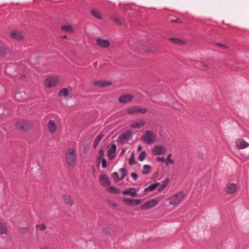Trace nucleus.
Here are the masks:
<instances>
[{"instance_id": "nucleus-1", "label": "nucleus", "mask_w": 249, "mask_h": 249, "mask_svg": "<svg viewBox=\"0 0 249 249\" xmlns=\"http://www.w3.org/2000/svg\"><path fill=\"white\" fill-rule=\"evenodd\" d=\"M141 141L147 144H151L155 143L157 140V135L151 130H146L144 134L141 138Z\"/></svg>"}, {"instance_id": "nucleus-2", "label": "nucleus", "mask_w": 249, "mask_h": 249, "mask_svg": "<svg viewBox=\"0 0 249 249\" xmlns=\"http://www.w3.org/2000/svg\"><path fill=\"white\" fill-rule=\"evenodd\" d=\"M185 196L183 192H178L170 196L169 199V204L174 206L178 205L181 203Z\"/></svg>"}, {"instance_id": "nucleus-3", "label": "nucleus", "mask_w": 249, "mask_h": 249, "mask_svg": "<svg viewBox=\"0 0 249 249\" xmlns=\"http://www.w3.org/2000/svg\"><path fill=\"white\" fill-rule=\"evenodd\" d=\"M76 156L74 149L70 148L68 150L66 154L67 163L70 166H72L76 160Z\"/></svg>"}, {"instance_id": "nucleus-4", "label": "nucleus", "mask_w": 249, "mask_h": 249, "mask_svg": "<svg viewBox=\"0 0 249 249\" xmlns=\"http://www.w3.org/2000/svg\"><path fill=\"white\" fill-rule=\"evenodd\" d=\"M127 113L129 114H135L138 113L144 114L147 112L145 108L141 107L139 106H132L126 109Z\"/></svg>"}, {"instance_id": "nucleus-5", "label": "nucleus", "mask_w": 249, "mask_h": 249, "mask_svg": "<svg viewBox=\"0 0 249 249\" xmlns=\"http://www.w3.org/2000/svg\"><path fill=\"white\" fill-rule=\"evenodd\" d=\"M59 79L58 76H54L47 78L45 81V85L48 88L55 86L59 82Z\"/></svg>"}, {"instance_id": "nucleus-6", "label": "nucleus", "mask_w": 249, "mask_h": 249, "mask_svg": "<svg viewBox=\"0 0 249 249\" xmlns=\"http://www.w3.org/2000/svg\"><path fill=\"white\" fill-rule=\"evenodd\" d=\"M159 201L157 199H152L148 201H146L141 205V208L142 210H147L156 206L159 204Z\"/></svg>"}, {"instance_id": "nucleus-7", "label": "nucleus", "mask_w": 249, "mask_h": 249, "mask_svg": "<svg viewBox=\"0 0 249 249\" xmlns=\"http://www.w3.org/2000/svg\"><path fill=\"white\" fill-rule=\"evenodd\" d=\"M16 125L19 129L22 131H26L30 129L32 127L30 123L28 121L24 120H21L18 122Z\"/></svg>"}, {"instance_id": "nucleus-8", "label": "nucleus", "mask_w": 249, "mask_h": 249, "mask_svg": "<svg viewBox=\"0 0 249 249\" xmlns=\"http://www.w3.org/2000/svg\"><path fill=\"white\" fill-rule=\"evenodd\" d=\"M166 151L165 147L160 145H155L152 149V153L154 155H160L163 154Z\"/></svg>"}, {"instance_id": "nucleus-9", "label": "nucleus", "mask_w": 249, "mask_h": 249, "mask_svg": "<svg viewBox=\"0 0 249 249\" xmlns=\"http://www.w3.org/2000/svg\"><path fill=\"white\" fill-rule=\"evenodd\" d=\"M146 123L144 119H138L134 121L130 125L131 127L134 129H139L143 127Z\"/></svg>"}, {"instance_id": "nucleus-10", "label": "nucleus", "mask_w": 249, "mask_h": 249, "mask_svg": "<svg viewBox=\"0 0 249 249\" xmlns=\"http://www.w3.org/2000/svg\"><path fill=\"white\" fill-rule=\"evenodd\" d=\"M96 44L102 48H108L110 45V43L109 40L100 38H97Z\"/></svg>"}, {"instance_id": "nucleus-11", "label": "nucleus", "mask_w": 249, "mask_h": 249, "mask_svg": "<svg viewBox=\"0 0 249 249\" xmlns=\"http://www.w3.org/2000/svg\"><path fill=\"white\" fill-rule=\"evenodd\" d=\"M134 98V96L131 94H123L119 98V101L121 103L126 104L130 102Z\"/></svg>"}, {"instance_id": "nucleus-12", "label": "nucleus", "mask_w": 249, "mask_h": 249, "mask_svg": "<svg viewBox=\"0 0 249 249\" xmlns=\"http://www.w3.org/2000/svg\"><path fill=\"white\" fill-rule=\"evenodd\" d=\"M237 190V185L234 183H228L225 188V191L228 194H233Z\"/></svg>"}, {"instance_id": "nucleus-13", "label": "nucleus", "mask_w": 249, "mask_h": 249, "mask_svg": "<svg viewBox=\"0 0 249 249\" xmlns=\"http://www.w3.org/2000/svg\"><path fill=\"white\" fill-rule=\"evenodd\" d=\"M236 147L238 149H244L249 146V143L243 139H238L235 141Z\"/></svg>"}, {"instance_id": "nucleus-14", "label": "nucleus", "mask_w": 249, "mask_h": 249, "mask_svg": "<svg viewBox=\"0 0 249 249\" xmlns=\"http://www.w3.org/2000/svg\"><path fill=\"white\" fill-rule=\"evenodd\" d=\"M131 136V132L130 131H127L120 135L118 139L120 142H124L125 141L129 140L130 139Z\"/></svg>"}, {"instance_id": "nucleus-15", "label": "nucleus", "mask_w": 249, "mask_h": 249, "mask_svg": "<svg viewBox=\"0 0 249 249\" xmlns=\"http://www.w3.org/2000/svg\"><path fill=\"white\" fill-rule=\"evenodd\" d=\"M99 181L100 183L104 186H108L110 183L109 178L106 175H101Z\"/></svg>"}, {"instance_id": "nucleus-16", "label": "nucleus", "mask_w": 249, "mask_h": 249, "mask_svg": "<svg viewBox=\"0 0 249 249\" xmlns=\"http://www.w3.org/2000/svg\"><path fill=\"white\" fill-rule=\"evenodd\" d=\"M48 127L51 134H54L56 131L57 126L54 121L50 120L48 124Z\"/></svg>"}, {"instance_id": "nucleus-17", "label": "nucleus", "mask_w": 249, "mask_h": 249, "mask_svg": "<svg viewBox=\"0 0 249 249\" xmlns=\"http://www.w3.org/2000/svg\"><path fill=\"white\" fill-rule=\"evenodd\" d=\"M122 193L123 195H130L131 196H138V194L137 193V190L135 188H131L127 190H124Z\"/></svg>"}, {"instance_id": "nucleus-18", "label": "nucleus", "mask_w": 249, "mask_h": 249, "mask_svg": "<svg viewBox=\"0 0 249 249\" xmlns=\"http://www.w3.org/2000/svg\"><path fill=\"white\" fill-rule=\"evenodd\" d=\"M10 35L11 38L16 40H21L23 38V35L21 33L16 31H11Z\"/></svg>"}, {"instance_id": "nucleus-19", "label": "nucleus", "mask_w": 249, "mask_h": 249, "mask_svg": "<svg viewBox=\"0 0 249 249\" xmlns=\"http://www.w3.org/2000/svg\"><path fill=\"white\" fill-rule=\"evenodd\" d=\"M116 145L115 144H112L111 147L108 151V155L110 159H113L115 157V153L116 150Z\"/></svg>"}, {"instance_id": "nucleus-20", "label": "nucleus", "mask_w": 249, "mask_h": 249, "mask_svg": "<svg viewBox=\"0 0 249 249\" xmlns=\"http://www.w3.org/2000/svg\"><path fill=\"white\" fill-rule=\"evenodd\" d=\"M94 84L95 86L100 87H108L111 85L110 82L106 81H96Z\"/></svg>"}, {"instance_id": "nucleus-21", "label": "nucleus", "mask_w": 249, "mask_h": 249, "mask_svg": "<svg viewBox=\"0 0 249 249\" xmlns=\"http://www.w3.org/2000/svg\"><path fill=\"white\" fill-rule=\"evenodd\" d=\"M71 92V88H63L61 89V90L59 92V96L60 97L63 96L64 97H67L69 94Z\"/></svg>"}, {"instance_id": "nucleus-22", "label": "nucleus", "mask_w": 249, "mask_h": 249, "mask_svg": "<svg viewBox=\"0 0 249 249\" xmlns=\"http://www.w3.org/2000/svg\"><path fill=\"white\" fill-rule=\"evenodd\" d=\"M63 200L65 203L70 206H71L73 205L74 200L72 198V197L68 195H64L63 196Z\"/></svg>"}, {"instance_id": "nucleus-23", "label": "nucleus", "mask_w": 249, "mask_h": 249, "mask_svg": "<svg viewBox=\"0 0 249 249\" xmlns=\"http://www.w3.org/2000/svg\"><path fill=\"white\" fill-rule=\"evenodd\" d=\"M151 169L152 168L151 166L149 165H144L142 171V173L144 175L149 174L150 173Z\"/></svg>"}, {"instance_id": "nucleus-24", "label": "nucleus", "mask_w": 249, "mask_h": 249, "mask_svg": "<svg viewBox=\"0 0 249 249\" xmlns=\"http://www.w3.org/2000/svg\"><path fill=\"white\" fill-rule=\"evenodd\" d=\"M7 226L2 222L0 221V234H3L7 233Z\"/></svg>"}, {"instance_id": "nucleus-25", "label": "nucleus", "mask_w": 249, "mask_h": 249, "mask_svg": "<svg viewBox=\"0 0 249 249\" xmlns=\"http://www.w3.org/2000/svg\"><path fill=\"white\" fill-rule=\"evenodd\" d=\"M159 185V183L156 182L153 184H151L148 187H146L144 189L145 192L148 191H154L158 186Z\"/></svg>"}, {"instance_id": "nucleus-26", "label": "nucleus", "mask_w": 249, "mask_h": 249, "mask_svg": "<svg viewBox=\"0 0 249 249\" xmlns=\"http://www.w3.org/2000/svg\"><path fill=\"white\" fill-rule=\"evenodd\" d=\"M91 15L98 19H101L102 16L99 11L95 9H91Z\"/></svg>"}, {"instance_id": "nucleus-27", "label": "nucleus", "mask_w": 249, "mask_h": 249, "mask_svg": "<svg viewBox=\"0 0 249 249\" xmlns=\"http://www.w3.org/2000/svg\"><path fill=\"white\" fill-rule=\"evenodd\" d=\"M103 137V135L102 134H100L95 139L94 142L93 146L94 148H96L100 142L102 140Z\"/></svg>"}, {"instance_id": "nucleus-28", "label": "nucleus", "mask_w": 249, "mask_h": 249, "mask_svg": "<svg viewBox=\"0 0 249 249\" xmlns=\"http://www.w3.org/2000/svg\"><path fill=\"white\" fill-rule=\"evenodd\" d=\"M169 40L174 44L183 45L184 44V42L181 39L176 38H170L169 39Z\"/></svg>"}, {"instance_id": "nucleus-29", "label": "nucleus", "mask_w": 249, "mask_h": 249, "mask_svg": "<svg viewBox=\"0 0 249 249\" xmlns=\"http://www.w3.org/2000/svg\"><path fill=\"white\" fill-rule=\"evenodd\" d=\"M169 182V179L168 178H166L164 180L161 184V185L158 188V190L159 191H160L164 189V188L166 187V186Z\"/></svg>"}, {"instance_id": "nucleus-30", "label": "nucleus", "mask_w": 249, "mask_h": 249, "mask_svg": "<svg viewBox=\"0 0 249 249\" xmlns=\"http://www.w3.org/2000/svg\"><path fill=\"white\" fill-rule=\"evenodd\" d=\"M111 20L116 24L117 25H121L124 22V20L123 19H120L119 18L116 17H111Z\"/></svg>"}, {"instance_id": "nucleus-31", "label": "nucleus", "mask_w": 249, "mask_h": 249, "mask_svg": "<svg viewBox=\"0 0 249 249\" xmlns=\"http://www.w3.org/2000/svg\"><path fill=\"white\" fill-rule=\"evenodd\" d=\"M61 30L65 32L71 33L73 31L72 28L70 25H65L61 27Z\"/></svg>"}, {"instance_id": "nucleus-32", "label": "nucleus", "mask_w": 249, "mask_h": 249, "mask_svg": "<svg viewBox=\"0 0 249 249\" xmlns=\"http://www.w3.org/2000/svg\"><path fill=\"white\" fill-rule=\"evenodd\" d=\"M36 228L39 230V231H43L46 230V226L45 224L41 223V224H37L36 225Z\"/></svg>"}, {"instance_id": "nucleus-33", "label": "nucleus", "mask_w": 249, "mask_h": 249, "mask_svg": "<svg viewBox=\"0 0 249 249\" xmlns=\"http://www.w3.org/2000/svg\"><path fill=\"white\" fill-rule=\"evenodd\" d=\"M119 172L121 174L120 179H123L126 175L127 172L125 169L121 168L119 170Z\"/></svg>"}, {"instance_id": "nucleus-34", "label": "nucleus", "mask_w": 249, "mask_h": 249, "mask_svg": "<svg viewBox=\"0 0 249 249\" xmlns=\"http://www.w3.org/2000/svg\"><path fill=\"white\" fill-rule=\"evenodd\" d=\"M147 156L146 153L145 151H142L139 156L138 159L140 161H143L146 158Z\"/></svg>"}, {"instance_id": "nucleus-35", "label": "nucleus", "mask_w": 249, "mask_h": 249, "mask_svg": "<svg viewBox=\"0 0 249 249\" xmlns=\"http://www.w3.org/2000/svg\"><path fill=\"white\" fill-rule=\"evenodd\" d=\"M107 191L109 193H117V194L119 193V190L114 188V187H110L108 188L107 189Z\"/></svg>"}, {"instance_id": "nucleus-36", "label": "nucleus", "mask_w": 249, "mask_h": 249, "mask_svg": "<svg viewBox=\"0 0 249 249\" xmlns=\"http://www.w3.org/2000/svg\"><path fill=\"white\" fill-rule=\"evenodd\" d=\"M112 177L113 178L115 181L116 182H118L119 180H122V179H120V178L119 177V175L117 172H114L112 174Z\"/></svg>"}, {"instance_id": "nucleus-37", "label": "nucleus", "mask_w": 249, "mask_h": 249, "mask_svg": "<svg viewBox=\"0 0 249 249\" xmlns=\"http://www.w3.org/2000/svg\"><path fill=\"white\" fill-rule=\"evenodd\" d=\"M132 200L131 199L128 198H124L123 199V203L126 205H131L132 204Z\"/></svg>"}, {"instance_id": "nucleus-38", "label": "nucleus", "mask_w": 249, "mask_h": 249, "mask_svg": "<svg viewBox=\"0 0 249 249\" xmlns=\"http://www.w3.org/2000/svg\"><path fill=\"white\" fill-rule=\"evenodd\" d=\"M200 69L203 71H208V70L211 69V67L206 63H202L201 65Z\"/></svg>"}, {"instance_id": "nucleus-39", "label": "nucleus", "mask_w": 249, "mask_h": 249, "mask_svg": "<svg viewBox=\"0 0 249 249\" xmlns=\"http://www.w3.org/2000/svg\"><path fill=\"white\" fill-rule=\"evenodd\" d=\"M131 206H137L141 204L142 203L141 199H132Z\"/></svg>"}, {"instance_id": "nucleus-40", "label": "nucleus", "mask_w": 249, "mask_h": 249, "mask_svg": "<svg viewBox=\"0 0 249 249\" xmlns=\"http://www.w3.org/2000/svg\"><path fill=\"white\" fill-rule=\"evenodd\" d=\"M171 156H172V154H169L167 157L166 160H165V163L167 165H168L169 163H170L171 164L174 163L173 160H171Z\"/></svg>"}, {"instance_id": "nucleus-41", "label": "nucleus", "mask_w": 249, "mask_h": 249, "mask_svg": "<svg viewBox=\"0 0 249 249\" xmlns=\"http://www.w3.org/2000/svg\"><path fill=\"white\" fill-rule=\"evenodd\" d=\"M7 53V51L5 48L3 47H0V56H4Z\"/></svg>"}, {"instance_id": "nucleus-42", "label": "nucleus", "mask_w": 249, "mask_h": 249, "mask_svg": "<svg viewBox=\"0 0 249 249\" xmlns=\"http://www.w3.org/2000/svg\"><path fill=\"white\" fill-rule=\"evenodd\" d=\"M129 163L130 165H133L135 163V160L134 156V154L132 153L131 157L129 160Z\"/></svg>"}, {"instance_id": "nucleus-43", "label": "nucleus", "mask_w": 249, "mask_h": 249, "mask_svg": "<svg viewBox=\"0 0 249 249\" xmlns=\"http://www.w3.org/2000/svg\"><path fill=\"white\" fill-rule=\"evenodd\" d=\"M20 95H25V93L24 92H22V91L17 92L15 95L16 98L17 100H21V98H20Z\"/></svg>"}, {"instance_id": "nucleus-44", "label": "nucleus", "mask_w": 249, "mask_h": 249, "mask_svg": "<svg viewBox=\"0 0 249 249\" xmlns=\"http://www.w3.org/2000/svg\"><path fill=\"white\" fill-rule=\"evenodd\" d=\"M104 156V151L103 150L101 149L99 152V160L103 159V157Z\"/></svg>"}, {"instance_id": "nucleus-45", "label": "nucleus", "mask_w": 249, "mask_h": 249, "mask_svg": "<svg viewBox=\"0 0 249 249\" xmlns=\"http://www.w3.org/2000/svg\"><path fill=\"white\" fill-rule=\"evenodd\" d=\"M156 160L158 162H165V158L164 157H158L157 158H156Z\"/></svg>"}, {"instance_id": "nucleus-46", "label": "nucleus", "mask_w": 249, "mask_h": 249, "mask_svg": "<svg viewBox=\"0 0 249 249\" xmlns=\"http://www.w3.org/2000/svg\"><path fill=\"white\" fill-rule=\"evenodd\" d=\"M216 45L217 46L221 47V48H222L226 49V48H228L227 46H226V45H225L224 44H223L216 43Z\"/></svg>"}, {"instance_id": "nucleus-47", "label": "nucleus", "mask_w": 249, "mask_h": 249, "mask_svg": "<svg viewBox=\"0 0 249 249\" xmlns=\"http://www.w3.org/2000/svg\"><path fill=\"white\" fill-rule=\"evenodd\" d=\"M107 166L106 160L105 159H103L102 162V166L103 168H106Z\"/></svg>"}, {"instance_id": "nucleus-48", "label": "nucleus", "mask_w": 249, "mask_h": 249, "mask_svg": "<svg viewBox=\"0 0 249 249\" xmlns=\"http://www.w3.org/2000/svg\"><path fill=\"white\" fill-rule=\"evenodd\" d=\"M131 177L135 180H136L138 178L137 175L135 173H132L131 174Z\"/></svg>"}, {"instance_id": "nucleus-49", "label": "nucleus", "mask_w": 249, "mask_h": 249, "mask_svg": "<svg viewBox=\"0 0 249 249\" xmlns=\"http://www.w3.org/2000/svg\"><path fill=\"white\" fill-rule=\"evenodd\" d=\"M171 21L172 22L179 23L181 22V20L180 19H178V18H177V19H176L175 20L172 19L171 20Z\"/></svg>"}, {"instance_id": "nucleus-50", "label": "nucleus", "mask_w": 249, "mask_h": 249, "mask_svg": "<svg viewBox=\"0 0 249 249\" xmlns=\"http://www.w3.org/2000/svg\"><path fill=\"white\" fill-rule=\"evenodd\" d=\"M142 148V146L140 145L138 147L137 150L138 151H140V150H141Z\"/></svg>"}, {"instance_id": "nucleus-51", "label": "nucleus", "mask_w": 249, "mask_h": 249, "mask_svg": "<svg viewBox=\"0 0 249 249\" xmlns=\"http://www.w3.org/2000/svg\"><path fill=\"white\" fill-rule=\"evenodd\" d=\"M40 249H52L48 247H44L41 248Z\"/></svg>"}, {"instance_id": "nucleus-52", "label": "nucleus", "mask_w": 249, "mask_h": 249, "mask_svg": "<svg viewBox=\"0 0 249 249\" xmlns=\"http://www.w3.org/2000/svg\"><path fill=\"white\" fill-rule=\"evenodd\" d=\"M93 65H94V66L95 67H96L97 66V65H98V63H97V62H94V63H93Z\"/></svg>"}, {"instance_id": "nucleus-53", "label": "nucleus", "mask_w": 249, "mask_h": 249, "mask_svg": "<svg viewBox=\"0 0 249 249\" xmlns=\"http://www.w3.org/2000/svg\"><path fill=\"white\" fill-rule=\"evenodd\" d=\"M125 150L124 149H123V150L121 152V155H123L124 152H125Z\"/></svg>"}]
</instances>
